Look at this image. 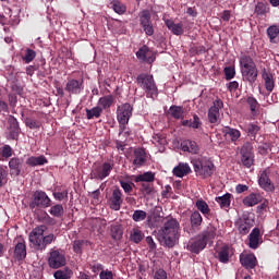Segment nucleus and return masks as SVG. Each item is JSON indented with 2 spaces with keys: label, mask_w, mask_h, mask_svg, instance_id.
<instances>
[{
  "label": "nucleus",
  "mask_w": 279,
  "mask_h": 279,
  "mask_svg": "<svg viewBox=\"0 0 279 279\" xmlns=\"http://www.w3.org/2000/svg\"><path fill=\"white\" fill-rule=\"evenodd\" d=\"M159 241L166 247H175L180 243V222L178 219L168 218L159 230Z\"/></svg>",
  "instance_id": "nucleus-1"
},
{
  "label": "nucleus",
  "mask_w": 279,
  "mask_h": 279,
  "mask_svg": "<svg viewBox=\"0 0 279 279\" xmlns=\"http://www.w3.org/2000/svg\"><path fill=\"white\" fill-rule=\"evenodd\" d=\"M45 232H47V226H39L31 231L29 243L34 250L43 252V250H47V245H51L52 241L56 240L53 233L45 235Z\"/></svg>",
  "instance_id": "nucleus-2"
},
{
  "label": "nucleus",
  "mask_w": 279,
  "mask_h": 279,
  "mask_svg": "<svg viewBox=\"0 0 279 279\" xmlns=\"http://www.w3.org/2000/svg\"><path fill=\"white\" fill-rule=\"evenodd\" d=\"M240 68L244 82H248V84H254L258 78V69L256 68V63L254 59L250 56H243L240 58Z\"/></svg>",
  "instance_id": "nucleus-3"
},
{
  "label": "nucleus",
  "mask_w": 279,
  "mask_h": 279,
  "mask_svg": "<svg viewBox=\"0 0 279 279\" xmlns=\"http://www.w3.org/2000/svg\"><path fill=\"white\" fill-rule=\"evenodd\" d=\"M136 82L145 92L147 97H150L151 99H154V97H158V87L156 86V81H154V75L142 73L137 75Z\"/></svg>",
  "instance_id": "nucleus-4"
},
{
  "label": "nucleus",
  "mask_w": 279,
  "mask_h": 279,
  "mask_svg": "<svg viewBox=\"0 0 279 279\" xmlns=\"http://www.w3.org/2000/svg\"><path fill=\"white\" fill-rule=\"evenodd\" d=\"M196 175L202 178H210L215 173V163L207 158H196L192 160Z\"/></svg>",
  "instance_id": "nucleus-5"
},
{
  "label": "nucleus",
  "mask_w": 279,
  "mask_h": 279,
  "mask_svg": "<svg viewBox=\"0 0 279 279\" xmlns=\"http://www.w3.org/2000/svg\"><path fill=\"white\" fill-rule=\"evenodd\" d=\"M208 245V235L207 233H201L196 238L190 240L187 243L189 252L193 254H199Z\"/></svg>",
  "instance_id": "nucleus-6"
},
{
  "label": "nucleus",
  "mask_w": 279,
  "mask_h": 279,
  "mask_svg": "<svg viewBox=\"0 0 279 279\" xmlns=\"http://www.w3.org/2000/svg\"><path fill=\"white\" fill-rule=\"evenodd\" d=\"M132 105L131 104H124L118 107L117 110V117L118 121L120 123L121 130H125V125L130 123V118L132 117Z\"/></svg>",
  "instance_id": "nucleus-7"
},
{
  "label": "nucleus",
  "mask_w": 279,
  "mask_h": 279,
  "mask_svg": "<svg viewBox=\"0 0 279 279\" xmlns=\"http://www.w3.org/2000/svg\"><path fill=\"white\" fill-rule=\"evenodd\" d=\"M111 171L112 165H110L109 162H105L102 165H94L90 172V179L105 180V178H108V175H110Z\"/></svg>",
  "instance_id": "nucleus-8"
},
{
  "label": "nucleus",
  "mask_w": 279,
  "mask_h": 279,
  "mask_svg": "<svg viewBox=\"0 0 279 279\" xmlns=\"http://www.w3.org/2000/svg\"><path fill=\"white\" fill-rule=\"evenodd\" d=\"M241 162L243 167H246V169H250L252 165H254V147L250 143H245L241 150Z\"/></svg>",
  "instance_id": "nucleus-9"
},
{
  "label": "nucleus",
  "mask_w": 279,
  "mask_h": 279,
  "mask_svg": "<svg viewBox=\"0 0 279 279\" xmlns=\"http://www.w3.org/2000/svg\"><path fill=\"white\" fill-rule=\"evenodd\" d=\"M32 208H49L51 206V198L44 191H36L33 195Z\"/></svg>",
  "instance_id": "nucleus-10"
},
{
  "label": "nucleus",
  "mask_w": 279,
  "mask_h": 279,
  "mask_svg": "<svg viewBox=\"0 0 279 279\" xmlns=\"http://www.w3.org/2000/svg\"><path fill=\"white\" fill-rule=\"evenodd\" d=\"M140 23L146 36H154V24L151 23V13L149 10H144L141 12Z\"/></svg>",
  "instance_id": "nucleus-11"
},
{
  "label": "nucleus",
  "mask_w": 279,
  "mask_h": 279,
  "mask_svg": "<svg viewBox=\"0 0 279 279\" xmlns=\"http://www.w3.org/2000/svg\"><path fill=\"white\" fill-rule=\"evenodd\" d=\"M48 265L51 269H60V267L66 265V257H64V254L60 251H51L48 258Z\"/></svg>",
  "instance_id": "nucleus-12"
},
{
  "label": "nucleus",
  "mask_w": 279,
  "mask_h": 279,
  "mask_svg": "<svg viewBox=\"0 0 279 279\" xmlns=\"http://www.w3.org/2000/svg\"><path fill=\"white\" fill-rule=\"evenodd\" d=\"M258 184L262 189H264V191H267L268 193H274V191H276L274 182H271V179H269V169H265L260 172Z\"/></svg>",
  "instance_id": "nucleus-13"
},
{
  "label": "nucleus",
  "mask_w": 279,
  "mask_h": 279,
  "mask_svg": "<svg viewBox=\"0 0 279 279\" xmlns=\"http://www.w3.org/2000/svg\"><path fill=\"white\" fill-rule=\"evenodd\" d=\"M223 108V101L221 99H217L214 101V105L208 110V120L211 123H219V119L221 118V113L219 112Z\"/></svg>",
  "instance_id": "nucleus-14"
},
{
  "label": "nucleus",
  "mask_w": 279,
  "mask_h": 279,
  "mask_svg": "<svg viewBox=\"0 0 279 279\" xmlns=\"http://www.w3.org/2000/svg\"><path fill=\"white\" fill-rule=\"evenodd\" d=\"M121 204H123V194L119 187L112 191V195L109 198V206L112 210H121Z\"/></svg>",
  "instance_id": "nucleus-15"
},
{
  "label": "nucleus",
  "mask_w": 279,
  "mask_h": 279,
  "mask_svg": "<svg viewBox=\"0 0 279 279\" xmlns=\"http://www.w3.org/2000/svg\"><path fill=\"white\" fill-rule=\"evenodd\" d=\"M65 90L71 95H80V93L84 90V80L77 81L75 78H72L68 81L65 85Z\"/></svg>",
  "instance_id": "nucleus-16"
},
{
  "label": "nucleus",
  "mask_w": 279,
  "mask_h": 279,
  "mask_svg": "<svg viewBox=\"0 0 279 279\" xmlns=\"http://www.w3.org/2000/svg\"><path fill=\"white\" fill-rule=\"evenodd\" d=\"M263 243V236L260 235V229L254 228L248 235V247L251 250H258V246Z\"/></svg>",
  "instance_id": "nucleus-17"
},
{
  "label": "nucleus",
  "mask_w": 279,
  "mask_h": 279,
  "mask_svg": "<svg viewBox=\"0 0 279 279\" xmlns=\"http://www.w3.org/2000/svg\"><path fill=\"white\" fill-rule=\"evenodd\" d=\"M147 221L149 226H153V228H156L158 223L162 221V208L155 207L151 213L147 217Z\"/></svg>",
  "instance_id": "nucleus-18"
},
{
  "label": "nucleus",
  "mask_w": 279,
  "mask_h": 279,
  "mask_svg": "<svg viewBox=\"0 0 279 279\" xmlns=\"http://www.w3.org/2000/svg\"><path fill=\"white\" fill-rule=\"evenodd\" d=\"M136 56L138 60H142V62H148V64H151V62L156 60V57L149 51V47L147 46L140 48V50L136 52Z\"/></svg>",
  "instance_id": "nucleus-19"
},
{
  "label": "nucleus",
  "mask_w": 279,
  "mask_h": 279,
  "mask_svg": "<svg viewBox=\"0 0 279 279\" xmlns=\"http://www.w3.org/2000/svg\"><path fill=\"white\" fill-rule=\"evenodd\" d=\"M21 167H23V160L16 157H13L9 161L10 175L16 178L21 175Z\"/></svg>",
  "instance_id": "nucleus-20"
},
{
  "label": "nucleus",
  "mask_w": 279,
  "mask_h": 279,
  "mask_svg": "<svg viewBox=\"0 0 279 279\" xmlns=\"http://www.w3.org/2000/svg\"><path fill=\"white\" fill-rule=\"evenodd\" d=\"M182 151H187L189 154H199V145L193 140H184L181 142Z\"/></svg>",
  "instance_id": "nucleus-21"
},
{
  "label": "nucleus",
  "mask_w": 279,
  "mask_h": 279,
  "mask_svg": "<svg viewBox=\"0 0 279 279\" xmlns=\"http://www.w3.org/2000/svg\"><path fill=\"white\" fill-rule=\"evenodd\" d=\"M262 77L264 80L266 90H268V93H271L276 86V83L274 81V74H271L269 70L264 69L262 71Z\"/></svg>",
  "instance_id": "nucleus-22"
},
{
  "label": "nucleus",
  "mask_w": 279,
  "mask_h": 279,
  "mask_svg": "<svg viewBox=\"0 0 279 279\" xmlns=\"http://www.w3.org/2000/svg\"><path fill=\"white\" fill-rule=\"evenodd\" d=\"M134 159L133 165L134 167H143L145 162H147V155L145 154V149L136 148L133 153Z\"/></svg>",
  "instance_id": "nucleus-23"
},
{
  "label": "nucleus",
  "mask_w": 279,
  "mask_h": 279,
  "mask_svg": "<svg viewBox=\"0 0 279 279\" xmlns=\"http://www.w3.org/2000/svg\"><path fill=\"white\" fill-rule=\"evenodd\" d=\"M240 263L246 269H254L256 267V256L254 254L241 255Z\"/></svg>",
  "instance_id": "nucleus-24"
},
{
  "label": "nucleus",
  "mask_w": 279,
  "mask_h": 279,
  "mask_svg": "<svg viewBox=\"0 0 279 279\" xmlns=\"http://www.w3.org/2000/svg\"><path fill=\"white\" fill-rule=\"evenodd\" d=\"M166 27L174 34V36H182L184 34V26L182 23L175 24L172 20H166Z\"/></svg>",
  "instance_id": "nucleus-25"
},
{
  "label": "nucleus",
  "mask_w": 279,
  "mask_h": 279,
  "mask_svg": "<svg viewBox=\"0 0 279 279\" xmlns=\"http://www.w3.org/2000/svg\"><path fill=\"white\" fill-rule=\"evenodd\" d=\"M27 256V246H25V241L17 242L14 248V258L16 260H23Z\"/></svg>",
  "instance_id": "nucleus-26"
},
{
  "label": "nucleus",
  "mask_w": 279,
  "mask_h": 279,
  "mask_svg": "<svg viewBox=\"0 0 279 279\" xmlns=\"http://www.w3.org/2000/svg\"><path fill=\"white\" fill-rule=\"evenodd\" d=\"M172 173L175 178H184V175H189V173H191V166H189V163L181 162L173 168Z\"/></svg>",
  "instance_id": "nucleus-27"
},
{
  "label": "nucleus",
  "mask_w": 279,
  "mask_h": 279,
  "mask_svg": "<svg viewBox=\"0 0 279 279\" xmlns=\"http://www.w3.org/2000/svg\"><path fill=\"white\" fill-rule=\"evenodd\" d=\"M222 134H225L226 138L232 141V143H236V141L241 138V131L232 129L230 126H226L225 129H222Z\"/></svg>",
  "instance_id": "nucleus-28"
},
{
  "label": "nucleus",
  "mask_w": 279,
  "mask_h": 279,
  "mask_svg": "<svg viewBox=\"0 0 279 279\" xmlns=\"http://www.w3.org/2000/svg\"><path fill=\"white\" fill-rule=\"evenodd\" d=\"M26 165L28 167H43V165H47V157L38 156V157H29L26 159Z\"/></svg>",
  "instance_id": "nucleus-29"
},
{
  "label": "nucleus",
  "mask_w": 279,
  "mask_h": 279,
  "mask_svg": "<svg viewBox=\"0 0 279 279\" xmlns=\"http://www.w3.org/2000/svg\"><path fill=\"white\" fill-rule=\"evenodd\" d=\"M110 236L113 241H121L123 239V227L121 225H111Z\"/></svg>",
  "instance_id": "nucleus-30"
},
{
  "label": "nucleus",
  "mask_w": 279,
  "mask_h": 279,
  "mask_svg": "<svg viewBox=\"0 0 279 279\" xmlns=\"http://www.w3.org/2000/svg\"><path fill=\"white\" fill-rule=\"evenodd\" d=\"M182 125H184V128H193V130H199V128H202V121L197 114H194L193 120H185L182 122Z\"/></svg>",
  "instance_id": "nucleus-31"
},
{
  "label": "nucleus",
  "mask_w": 279,
  "mask_h": 279,
  "mask_svg": "<svg viewBox=\"0 0 279 279\" xmlns=\"http://www.w3.org/2000/svg\"><path fill=\"white\" fill-rule=\"evenodd\" d=\"M232 194L227 193L222 196L216 197L217 204H219L220 208H230Z\"/></svg>",
  "instance_id": "nucleus-32"
},
{
  "label": "nucleus",
  "mask_w": 279,
  "mask_h": 279,
  "mask_svg": "<svg viewBox=\"0 0 279 279\" xmlns=\"http://www.w3.org/2000/svg\"><path fill=\"white\" fill-rule=\"evenodd\" d=\"M169 114L173 119H184V108L180 106H171L169 108Z\"/></svg>",
  "instance_id": "nucleus-33"
},
{
  "label": "nucleus",
  "mask_w": 279,
  "mask_h": 279,
  "mask_svg": "<svg viewBox=\"0 0 279 279\" xmlns=\"http://www.w3.org/2000/svg\"><path fill=\"white\" fill-rule=\"evenodd\" d=\"M195 206L197 210H199V213L204 215V217L210 215V207L208 206V203H206L204 199L196 201Z\"/></svg>",
  "instance_id": "nucleus-34"
},
{
  "label": "nucleus",
  "mask_w": 279,
  "mask_h": 279,
  "mask_svg": "<svg viewBox=\"0 0 279 279\" xmlns=\"http://www.w3.org/2000/svg\"><path fill=\"white\" fill-rule=\"evenodd\" d=\"M218 260H220V263H228V260H230V247L228 245L221 246L218 252Z\"/></svg>",
  "instance_id": "nucleus-35"
},
{
  "label": "nucleus",
  "mask_w": 279,
  "mask_h": 279,
  "mask_svg": "<svg viewBox=\"0 0 279 279\" xmlns=\"http://www.w3.org/2000/svg\"><path fill=\"white\" fill-rule=\"evenodd\" d=\"M155 179L156 174L153 172H144L143 174L135 177V182H146V184H149V182H154Z\"/></svg>",
  "instance_id": "nucleus-36"
},
{
  "label": "nucleus",
  "mask_w": 279,
  "mask_h": 279,
  "mask_svg": "<svg viewBox=\"0 0 279 279\" xmlns=\"http://www.w3.org/2000/svg\"><path fill=\"white\" fill-rule=\"evenodd\" d=\"M190 221H191L192 228H199L204 219L202 218V214H199V211H193L190 216Z\"/></svg>",
  "instance_id": "nucleus-37"
},
{
  "label": "nucleus",
  "mask_w": 279,
  "mask_h": 279,
  "mask_svg": "<svg viewBox=\"0 0 279 279\" xmlns=\"http://www.w3.org/2000/svg\"><path fill=\"white\" fill-rule=\"evenodd\" d=\"M258 202H260V196L254 193L250 194L243 199L244 206H248V207L256 206Z\"/></svg>",
  "instance_id": "nucleus-38"
},
{
  "label": "nucleus",
  "mask_w": 279,
  "mask_h": 279,
  "mask_svg": "<svg viewBox=\"0 0 279 279\" xmlns=\"http://www.w3.org/2000/svg\"><path fill=\"white\" fill-rule=\"evenodd\" d=\"M101 112H104V109L101 107L86 109L87 119H99L101 117Z\"/></svg>",
  "instance_id": "nucleus-39"
},
{
  "label": "nucleus",
  "mask_w": 279,
  "mask_h": 279,
  "mask_svg": "<svg viewBox=\"0 0 279 279\" xmlns=\"http://www.w3.org/2000/svg\"><path fill=\"white\" fill-rule=\"evenodd\" d=\"M49 213L52 215V217L60 218L62 215H64V207L61 204H57L50 207Z\"/></svg>",
  "instance_id": "nucleus-40"
},
{
  "label": "nucleus",
  "mask_w": 279,
  "mask_h": 279,
  "mask_svg": "<svg viewBox=\"0 0 279 279\" xmlns=\"http://www.w3.org/2000/svg\"><path fill=\"white\" fill-rule=\"evenodd\" d=\"M147 213L145 210H141L137 209L133 213L132 215V219L133 221H136V223L141 222V221H145V219H147Z\"/></svg>",
  "instance_id": "nucleus-41"
},
{
  "label": "nucleus",
  "mask_w": 279,
  "mask_h": 279,
  "mask_svg": "<svg viewBox=\"0 0 279 279\" xmlns=\"http://www.w3.org/2000/svg\"><path fill=\"white\" fill-rule=\"evenodd\" d=\"M88 241L86 240H75L73 242V251L75 254H82V250L85 247V245H88Z\"/></svg>",
  "instance_id": "nucleus-42"
},
{
  "label": "nucleus",
  "mask_w": 279,
  "mask_h": 279,
  "mask_svg": "<svg viewBox=\"0 0 279 279\" xmlns=\"http://www.w3.org/2000/svg\"><path fill=\"white\" fill-rule=\"evenodd\" d=\"M53 276L56 279H71L73 271L71 269L57 270Z\"/></svg>",
  "instance_id": "nucleus-43"
},
{
  "label": "nucleus",
  "mask_w": 279,
  "mask_h": 279,
  "mask_svg": "<svg viewBox=\"0 0 279 279\" xmlns=\"http://www.w3.org/2000/svg\"><path fill=\"white\" fill-rule=\"evenodd\" d=\"M144 236L145 235L143 234V231L133 229V231L131 232L130 239L131 241H133V243H141Z\"/></svg>",
  "instance_id": "nucleus-44"
},
{
  "label": "nucleus",
  "mask_w": 279,
  "mask_h": 279,
  "mask_svg": "<svg viewBox=\"0 0 279 279\" xmlns=\"http://www.w3.org/2000/svg\"><path fill=\"white\" fill-rule=\"evenodd\" d=\"M112 96H105L99 99L98 106L102 107L104 110H106V108H110V106H112Z\"/></svg>",
  "instance_id": "nucleus-45"
},
{
  "label": "nucleus",
  "mask_w": 279,
  "mask_h": 279,
  "mask_svg": "<svg viewBox=\"0 0 279 279\" xmlns=\"http://www.w3.org/2000/svg\"><path fill=\"white\" fill-rule=\"evenodd\" d=\"M252 230V225L250 220H244L239 225V232L240 234H247Z\"/></svg>",
  "instance_id": "nucleus-46"
},
{
  "label": "nucleus",
  "mask_w": 279,
  "mask_h": 279,
  "mask_svg": "<svg viewBox=\"0 0 279 279\" xmlns=\"http://www.w3.org/2000/svg\"><path fill=\"white\" fill-rule=\"evenodd\" d=\"M4 184H8V168L0 166V189Z\"/></svg>",
  "instance_id": "nucleus-47"
},
{
  "label": "nucleus",
  "mask_w": 279,
  "mask_h": 279,
  "mask_svg": "<svg viewBox=\"0 0 279 279\" xmlns=\"http://www.w3.org/2000/svg\"><path fill=\"white\" fill-rule=\"evenodd\" d=\"M267 35L270 40H275V38H278L279 35V27L277 25H272L267 28Z\"/></svg>",
  "instance_id": "nucleus-48"
},
{
  "label": "nucleus",
  "mask_w": 279,
  "mask_h": 279,
  "mask_svg": "<svg viewBox=\"0 0 279 279\" xmlns=\"http://www.w3.org/2000/svg\"><path fill=\"white\" fill-rule=\"evenodd\" d=\"M141 192L145 197H147V195H153L154 185H151L150 183H142Z\"/></svg>",
  "instance_id": "nucleus-49"
},
{
  "label": "nucleus",
  "mask_w": 279,
  "mask_h": 279,
  "mask_svg": "<svg viewBox=\"0 0 279 279\" xmlns=\"http://www.w3.org/2000/svg\"><path fill=\"white\" fill-rule=\"evenodd\" d=\"M112 9L114 10V12H117V14H123L126 10V8L124 7L123 3H121L120 1H113L111 3Z\"/></svg>",
  "instance_id": "nucleus-50"
},
{
  "label": "nucleus",
  "mask_w": 279,
  "mask_h": 279,
  "mask_svg": "<svg viewBox=\"0 0 279 279\" xmlns=\"http://www.w3.org/2000/svg\"><path fill=\"white\" fill-rule=\"evenodd\" d=\"M0 154L2 158H12V147L10 145H4L0 148Z\"/></svg>",
  "instance_id": "nucleus-51"
},
{
  "label": "nucleus",
  "mask_w": 279,
  "mask_h": 279,
  "mask_svg": "<svg viewBox=\"0 0 279 279\" xmlns=\"http://www.w3.org/2000/svg\"><path fill=\"white\" fill-rule=\"evenodd\" d=\"M34 58H36V51L27 49L23 60L26 64H29V62L34 61Z\"/></svg>",
  "instance_id": "nucleus-52"
},
{
  "label": "nucleus",
  "mask_w": 279,
  "mask_h": 279,
  "mask_svg": "<svg viewBox=\"0 0 279 279\" xmlns=\"http://www.w3.org/2000/svg\"><path fill=\"white\" fill-rule=\"evenodd\" d=\"M151 141L154 145H165L167 143V140L165 138V136L160 134H155Z\"/></svg>",
  "instance_id": "nucleus-53"
},
{
  "label": "nucleus",
  "mask_w": 279,
  "mask_h": 279,
  "mask_svg": "<svg viewBox=\"0 0 279 279\" xmlns=\"http://www.w3.org/2000/svg\"><path fill=\"white\" fill-rule=\"evenodd\" d=\"M226 80H233L234 75H236V71L233 66L225 68Z\"/></svg>",
  "instance_id": "nucleus-54"
},
{
  "label": "nucleus",
  "mask_w": 279,
  "mask_h": 279,
  "mask_svg": "<svg viewBox=\"0 0 279 279\" xmlns=\"http://www.w3.org/2000/svg\"><path fill=\"white\" fill-rule=\"evenodd\" d=\"M89 268L92 269L93 274H95L96 276L104 271V265L99 263L90 264Z\"/></svg>",
  "instance_id": "nucleus-55"
},
{
  "label": "nucleus",
  "mask_w": 279,
  "mask_h": 279,
  "mask_svg": "<svg viewBox=\"0 0 279 279\" xmlns=\"http://www.w3.org/2000/svg\"><path fill=\"white\" fill-rule=\"evenodd\" d=\"M202 234H207V239H215L217 236V228L209 226L207 231H204Z\"/></svg>",
  "instance_id": "nucleus-56"
},
{
  "label": "nucleus",
  "mask_w": 279,
  "mask_h": 279,
  "mask_svg": "<svg viewBox=\"0 0 279 279\" xmlns=\"http://www.w3.org/2000/svg\"><path fill=\"white\" fill-rule=\"evenodd\" d=\"M25 125H26V128H29L31 130L38 129V122L32 118L25 119Z\"/></svg>",
  "instance_id": "nucleus-57"
},
{
  "label": "nucleus",
  "mask_w": 279,
  "mask_h": 279,
  "mask_svg": "<svg viewBox=\"0 0 279 279\" xmlns=\"http://www.w3.org/2000/svg\"><path fill=\"white\" fill-rule=\"evenodd\" d=\"M247 104L251 108V112H256V108H258V101L254 97L247 98Z\"/></svg>",
  "instance_id": "nucleus-58"
},
{
  "label": "nucleus",
  "mask_w": 279,
  "mask_h": 279,
  "mask_svg": "<svg viewBox=\"0 0 279 279\" xmlns=\"http://www.w3.org/2000/svg\"><path fill=\"white\" fill-rule=\"evenodd\" d=\"M120 184L123 187L124 193H132L134 183H128L125 181H121Z\"/></svg>",
  "instance_id": "nucleus-59"
},
{
  "label": "nucleus",
  "mask_w": 279,
  "mask_h": 279,
  "mask_svg": "<svg viewBox=\"0 0 279 279\" xmlns=\"http://www.w3.org/2000/svg\"><path fill=\"white\" fill-rule=\"evenodd\" d=\"M99 278L100 279H114V275H112V271H110V270H102L99 274Z\"/></svg>",
  "instance_id": "nucleus-60"
},
{
  "label": "nucleus",
  "mask_w": 279,
  "mask_h": 279,
  "mask_svg": "<svg viewBox=\"0 0 279 279\" xmlns=\"http://www.w3.org/2000/svg\"><path fill=\"white\" fill-rule=\"evenodd\" d=\"M53 197H54V199L62 202V199H65V197H69V193L68 192H54Z\"/></svg>",
  "instance_id": "nucleus-61"
},
{
  "label": "nucleus",
  "mask_w": 279,
  "mask_h": 279,
  "mask_svg": "<svg viewBox=\"0 0 279 279\" xmlns=\"http://www.w3.org/2000/svg\"><path fill=\"white\" fill-rule=\"evenodd\" d=\"M255 12H256V14H265V12H267V7H265V4H263V3H258L255 7Z\"/></svg>",
  "instance_id": "nucleus-62"
},
{
  "label": "nucleus",
  "mask_w": 279,
  "mask_h": 279,
  "mask_svg": "<svg viewBox=\"0 0 279 279\" xmlns=\"http://www.w3.org/2000/svg\"><path fill=\"white\" fill-rule=\"evenodd\" d=\"M19 99L15 94H9V104L12 108L16 107Z\"/></svg>",
  "instance_id": "nucleus-63"
},
{
  "label": "nucleus",
  "mask_w": 279,
  "mask_h": 279,
  "mask_svg": "<svg viewBox=\"0 0 279 279\" xmlns=\"http://www.w3.org/2000/svg\"><path fill=\"white\" fill-rule=\"evenodd\" d=\"M155 279H167V271L159 269L155 272Z\"/></svg>",
  "instance_id": "nucleus-64"
}]
</instances>
